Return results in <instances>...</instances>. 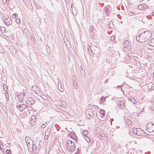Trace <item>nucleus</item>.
I'll return each instance as SVG.
<instances>
[{
    "mask_svg": "<svg viewBox=\"0 0 154 154\" xmlns=\"http://www.w3.org/2000/svg\"><path fill=\"white\" fill-rule=\"evenodd\" d=\"M152 35L150 31H146L136 37V39L138 42H143L147 41L150 38Z\"/></svg>",
    "mask_w": 154,
    "mask_h": 154,
    "instance_id": "obj_1",
    "label": "nucleus"
},
{
    "mask_svg": "<svg viewBox=\"0 0 154 154\" xmlns=\"http://www.w3.org/2000/svg\"><path fill=\"white\" fill-rule=\"evenodd\" d=\"M67 149L69 152H72L75 151V147L74 142L72 141L67 140L66 144Z\"/></svg>",
    "mask_w": 154,
    "mask_h": 154,
    "instance_id": "obj_2",
    "label": "nucleus"
},
{
    "mask_svg": "<svg viewBox=\"0 0 154 154\" xmlns=\"http://www.w3.org/2000/svg\"><path fill=\"white\" fill-rule=\"evenodd\" d=\"M25 141L28 149L30 151L31 148H32L33 146V141L31 138L28 137H25Z\"/></svg>",
    "mask_w": 154,
    "mask_h": 154,
    "instance_id": "obj_3",
    "label": "nucleus"
},
{
    "mask_svg": "<svg viewBox=\"0 0 154 154\" xmlns=\"http://www.w3.org/2000/svg\"><path fill=\"white\" fill-rule=\"evenodd\" d=\"M146 128L148 132H152L154 131V124L152 122H149L146 124Z\"/></svg>",
    "mask_w": 154,
    "mask_h": 154,
    "instance_id": "obj_4",
    "label": "nucleus"
},
{
    "mask_svg": "<svg viewBox=\"0 0 154 154\" xmlns=\"http://www.w3.org/2000/svg\"><path fill=\"white\" fill-rule=\"evenodd\" d=\"M35 101L33 99L32 97H29L26 99L25 102V103L27 107L30 106L34 104Z\"/></svg>",
    "mask_w": 154,
    "mask_h": 154,
    "instance_id": "obj_5",
    "label": "nucleus"
},
{
    "mask_svg": "<svg viewBox=\"0 0 154 154\" xmlns=\"http://www.w3.org/2000/svg\"><path fill=\"white\" fill-rule=\"evenodd\" d=\"M123 45L124 48L126 49L127 51L131 49V46L128 41L127 40L125 41L123 43Z\"/></svg>",
    "mask_w": 154,
    "mask_h": 154,
    "instance_id": "obj_6",
    "label": "nucleus"
},
{
    "mask_svg": "<svg viewBox=\"0 0 154 154\" xmlns=\"http://www.w3.org/2000/svg\"><path fill=\"white\" fill-rule=\"evenodd\" d=\"M85 113L86 117L88 119H89L93 116V113L92 109H88L86 110Z\"/></svg>",
    "mask_w": 154,
    "mask_h": 154,
    "instance_id": "obj_7",
    "label": "nucleus"
},
{
    "mask_svg": "<svg viewBox=\"0 0 154 154\" xmlns=\"http://www.w3.org/2000/svg\"><path fill=\"white\" fill-rule=\"evenodd\" d=\"M117 104L118 105L119 108H121L122 109L124 108L125 106V102L124 101L121 100H119L117 101Z\"/></svg>",
    "mask_w": 154,
    "mask_h": 154,
    "instance_id": "obj_8",
    "label": "nucleus"
},
{
    "mask_svg": "<svg viewBox=\"0 0 154 154\" xmlns=\"http://www.w3.org/2000/svg\"><path fill=\"white\" fill-rule=\"evenodd\" d=\"M4 22L7 25H9L11 24L12 22V20L11 17H8L6 18L4 20Z\"/></svg>",
    "mask_w": 154,
    "mask_h": 154,
    "instance_id": "obj_9",
    "label": "nucleus"
},
{
    "mask_svg": "<svg viewBox=\"0 0 154 154\" xmlns=\"http://www.w3.org/2000/svg\"><path fill=\"white\" fill-rule=\"evenodd\" d=\"M16 107L17 108H19L20 110H23V109L27 108V106L24 104H22L21 105H17L16 106Z\"/></svg>",
    "mask_w": 154,
    "mask_h": 154,
    "instance_id": "obj_10",
    "label": "nucleus"
},
{
    "mask_svg": "<svg viewBox=\"0 0 154 154\" xmlns=\"http://www.w3.org/2000/svg\"><path fill=\"white\" fill-rule=\"evenodd\" d=\"M146 7V5L144 4L140 5L138 6V8L141 10H145Z\"/></svg>",
    "mask_w": 154,
    "mask_h": 154,
    "instance_id": "obj_11",
    "label": "nucleus"
},
{
    "mask_svg": "<svg viewBox=\"0 0 154 154\" xmlns=\"http://www.w3.org/2000/svg\"><path fill=\"white\" fill-rule=\"evenodd\" d=\"M104 11L106 13L108 14L111 12V7L110 6H108L104 8Z\"/></svg>",
    "mask_w": 154,
    "mask_h": 154,
    "instance_id": "obj_12",
    "label": "nucleus"
},
{
    "mask_svg": "<svg viewBox=\"0 0 154 154\" xmlns=\"http://www.w3.org/2000/svg\"><path fill=\"white\" fill-rule=\"evenodd\" d=\"M51 132V130L50 129L48 128L46 131L45 134V139H47L48 138L49 135L50 134Z\"/></svg>",
    "mask_w": 154,
    "mask_h": 154,
    "instance_id": "obj_13",
    "label": "nucleus"
},
{
    "mask_svg": "<svg viewBox=\"0 0 154 154\" xmlns=\"http://www.w3.org/2000/svg\"><path fill=\"white\" fill-rule=\"evenodd\" d=\"M137 131L136 134L138 136H141L143 134V132L140 128H137Z\"/></svg>",
    "mask_w": 154,
    "mask_h": 154,
    "instance_id": "obj_14",
    "label": "nucleus"
},
{
    "mask_svg": "<svg viewBox=\"0 0 154 154\" xmlns=\"http://www.w3.org/2000/svg\"><path fill=\"white\" fill-rule=\"evenodd\" d=\"M26 93L23 92L17 95V97L18 98H20L19 96H21V98L20 100L21 101H22L23 100L24 97L26 95Z\"/></svg>",
    "mask_w": 154,
    "mask_h": 154,
    "instance_id": "obj_15",
    "label": "nucleus"
},
{
    "mask_svg": "<svg viewBox=\"0 0 154 154\" xmlns=\"http://www.w3.org/2000/svg\"><path fill=\"white\" fill-rule=\"evenodd\" d=\"M128 100L132 102L134 104H136L137 103V101L133 97H130L128 98Z\"/></svg>",
    "mask_w": 154,
    "mask_h": 154,
    "instance_id": "obj_16",
    "label": "nucleus"
},
{
    "mask_svg": "<svg viewBox=\"0 0 154 154\" xmlns=\"http://www.w3.org/2000/svg\"><path fill=\"white\" fill-rule=\"evenodd\" d=\"M106 97H102L100 99V104H103L104 102L105 101Z\"/></svg>",
    "mask_w": 154,
    "mask_h": 154,
    "instance_id": "obj_17",
    "label": "nucleus"
},
{
    "mask_svg": "<svg viewBox=\"0 0 154 154\" xmlns=\"http://www.w3.org/2000/svg\"><path fill=\"white\" fill-rule=\"evenodd\" d=\"M73 5V4H72L71 5V8H72L71 12L73 15H76L77 13L75 10V8H72V5Z\"/></svg>",
    "mask_w": 154,
    "mask_h": 154,
    "instance_id": "obj_18",
    "label": "nucleus"
},
{
    "mask_svg": "<svg viewBox=\"0 0 154 154\" xmlns=\"http://www.w3.org/2000/svg\"><path fill=\"white\" fill-rule=\"evenodd\" d=\"M149 44L152 46H154V38L151 39L149 42Z\"/></svg>",
    "mask_w": 154,
    "mask_h": 154,
    "instance_id": "obj_19",
    "label": "nucleus"
},
{
    "mask_svg": "<svg viewBox=\"0 0 154 154\" xmlns=\"http://www.w3.org/2000/svg\"><path fill=\"white\" fill-rule=\"evenodd\" d=\"M100 113L101 116H102L101 117L102 118H103V116H104L105 115V111L103 109H100Z\"/></svg>",
    "mask_w": 154,
    "mask_h": 154,
    "instance_id": "obj_20",
    "label": "nucleus"
},
{
    "mask_svg": "<svg viewBox=\"0 0 154 154\" xmlns=\"http://www.w3.org/2000/svg\"><path fill=\"white\" fill-rule=\"evenodd\" d=\"M30 120L33 122H34L36 120L35 116L34 115L32 116L30 118Z\"/></svg>",
    "mask_w": 154,
    "mask_h": 154,
    "instance_id": "obj_21",
    "label": "nucleus"
},
{
    "mask_svg": "<svg viewBox=\"0 0 154 154\" xmlns=\"http://www.w3.org/2000/svg\"><path fill=\"white\" fill-rule=\"evenodd\" d=\"M69 135L72 139H74L75 137V134L74 133L71 132L69 134Z\"/></svg>",
    "mask_w": 154,
    "mask_h": 154,
    "instance_id": "obj_22",
    "label": "nucleus"
},
{
    "mask_svg": "<svg viewBox=\"0 0 154 154\" xmlns=\"http://www.w3.org/2000/svg\"><path fill=\"white\" fill-rule=\"evenodd\" d=\"M58 87L59 90L61 92H63V87H62L61 84L60 85H58Z\"/></svg>",
    "mask_w": 154,
    "mask_h": 154,
    "instance_id": "obj_23",
    "label": "nucleus"
},
{
    "mask_svg": "<svg viewBox=\"0 0 154 154\" xmlns=\"http://www.w3.org/2000/svg\"><path fill=\"white\" fill-rule=\"evenodd\" d=\"M73 87L75 89H77L78 88V83L75 81H73Z\"/></svg>",
    "mask_w": 154,
    "mask_h": 154,
    "instance_id": "obj_24",
    "label": "nucleus"
},
{
    "mask_svg": "<svg viewBox=\"0 0 154 154\" xmlns=\"http://www.w3.org/2000/svg\"><path fill=\"white\" fill-rule=\"evenodd\" d=\"M137 128H132V131H131V132H132V133H134V134H136L137 133Z\"/></svg>",
    "mask_w": 154,
    "mask_h": 154,
    "instance_id": "obj_25",
    "label": "nucleus"
},
{
    "mask_svg": "<svg viewBox=\"0 0 154 154\" xmlns=\"http://www.w3.org/2000/svg\"><path fill=\"white\" fill-rule=\"evenodd\" d=\"M60 105H61V106L64 107L66 104L65 101H62L60 103Z\"/></svg>",
    "mask_w": 154,
    "mask_h": 154,
    "instance_id": "obj_26",
    "label": "nucleus"
},
{
    "mask_svg": "<svg viewBox=\"0 0 154 154\" xmlns=\"http://www.w3.org/2000/svg\"><path fill=\"white\" fill-rule=\"evenodd\" d=\"M126 123L128 125H130L132 123L131 121L129 119H127L126 120Z\"/></svg>",
    "mask_w": 154,
    "mask_h": 154,
    "instance_id": "obj_27",
    "label": "nucleus"
},
{
    "mask_svg": "<svg viewBox=\"0 0 154 154\" xmlns=\"http://www.w3.org/2000/svg\"><path fill=\"white\" fill-rule=\"evenodd\" d=\"M15 21L16 23L18 24H19L21 23L20 20L19 18H17L15 19Z\"/></svg>",
    "mask_w": 154,
    "mask_h": 154,
    "instance_id": "obj_28",
    "label": "nucleus"
},
{
    "mask_svg": "<svg viewBox=\"0 0 154 154\" xmlns=\"http://www.w3.org/2000/svg\"><path fill=\"white\" fill-rule=\"evenodd\" d=\"M88 134V132L87 130L84 131L82 132V134L83 135H87Z\"/></svg>",
    "mask_w": 154,
    "mask_h": 154,
    "instance_id": "obj_29",
    "label": "nucleus"
},
{
    "mask_svg": "<svg viewBox=\"0 0 154 154\" xmlns=\"http://www.w3.org/2000/svg\"><path fill=\"white\" fill-rule=\"evenodd\" d=\"M3 89L5 91L8 90V87L6 85H3Z\"/></svg>",
    "mask_w": 154,
    "mask_h": 154,
    "instance_id": "obj_30",
    "label": "nucleus"
},
{
    "mask_svg": "<svg viewBox=\"0 0 154 154\" xmlns=\"http://www.w3.org/2000/svg\"><path fill=\"white\" fill-rule=\"evenodd\" d=\"M5 97L6 98V100H8L9 99V96L8 93V92H6L5 93Z\"/></svg>",
    "mask_w": 154,
    "mask_h": 154,
    "instance_id": "obj_31",
    "label": "nucleus"
},
{
    "mask_svg": "<svg viewBox=\"0 0 154 154\" xmlns=\"http://www.w3.org/2000/svg\"><path fill=\"white\" fill-rule=\"evenodd\" d=\"M91 139L89 138L88 137H86V139H85V140L87 142L91 143Z\"/></svg>",
    "mask_w": 154,
    "mask_h": 154,
    "instance_id": "obj_32",
    "label": "nucleus"
},
{
    "mask_svg": "<svg viewBox=\"0 0 154 154\" xmlns=\"http://www.w3.org/2000/svg\"><path fill=\"white\" fill-rule=\"evenodd\" d=\"M41 97H42V98L44 100L46 99L47 98V96H46V95H44V94H43L42 95H41Z\"/></svg>",
    "mask_w": 154,
    "mask_h": 154,
    "instance_id": "obj_33",
    "label": "nucleus"
},
{
    "mask_svg": "<svg viewBox=\"0 0 154 154\" xmlns=\"http://www.w3.org/2000/svg\"><path fill=\"white\" fill-rule=\"evenodd\" d=\"M115 38V36H112L110 38V40L112 42H113Z\"/></svg>",
    "mask_w": 154,
    "mask_h": 154,
    "instance_id": "obj_34",
    "label": "nucleus"
},
{
    "mask_svg": "<svg viewBox=\"0 0 154 154\" xmlns=\"http://www.w3.org/2000/svg\"><path fill=\"white\" fill-rule=\"evenodd\" d=\"M33 147L32 148H31V149H32V150H34L35 149H36V146L35 144H33Z\"/></svg>",
    "mask_w": 154,
    "mask_h": 154,
    "instance_id": "obj_35",
    "label": "nucleus"
},
{
    "mask_svg": "<svg viewBox=\"0 0 154 154\" xmlns=\"http://www.w3.org/2000/svg\"><path fill=\"white\" fill-rule=\"evenodd\" d=\"M0 29L2 31V32H4L5 30V28L3 27H2L0 28Z\"/></svg>",
    "mask_w": 154,
    "mask_h": 154,
    "instance_id": "obj_36",
    "label": "nucleus"
},
{
    "mask_svg": "<svg viewBox=\"0 0 154 154\" xmlns=\"http://www.w3.org/2000/svg\"><path fill=\"white\" fill-rule=\"evenodd\" d=\"M17 16V14H14L12 15V17L13 18H15Z\"/></svg>",
    "mask_w": 154,
    "mask_h": 154,
    "instance_id": "obj_37",
    "label": "nucleus"
},
{
    "mask_svg": "<svg viewBox=\"0 0 154 154\" xmlns=\"http://www.w3.org/2000/svg\"><path fill=\"white\" fill-rule=\"evenodd\" d=\"M6 152L7 154H10L11 151L7 149L6 150Z\"/></svg>",
    "mask_w": 154,
    "mask_h": 154,
    "instance_id": "obj_38",
    "label": "nucleus"
},
{
    "mask_svg": "<svg viewBox=\"0 0 154 154\" xmlns=\"http://www.w3.org/2000/svg\"><path fill=\"white\" fill-rule=\"evenodd\" d=\"M151 91L152 90H153L154 89V83L152 84L151 86Z\"/></svg>",
    "mask_w": 154,
    "mask_h": 154,
    "instance_id": "obj_39",
    "label": "nucleus"
},
{
    "mask_svg": "<svg viewBox=\"0 0 154 154\" xmlns=\"http://www.w3.org/2000/svg\"><path fill=\"white\" fill-rule=\"evenodd\" d=\"M46 126V124H43L42 126V128H44Z\"/></svg>",
    "mask_w": 154,
    "mask_h": 154,
    "instance_id": "obj_40",
    "label": "nucleus"
},
{
    "mask_svg": "<svg viewBox=\"0 0 154 154\" xmlns=\"http://www.w3.org/2000/svg\"><path fill=\"white\" fill-rule=\"evenodd\" d=\"M26 31H27V34H28V33L29 32V31L27 29H25L24 30V32H26Z\"/></svg>",
    "mask_w": 154,
    "mask_h": 154,
    "instance_id": "obj_41",
    "label": "nucleus"
},
{
    "mask_svg": "<svg viewBox=\"0 0 154 154\" xmlns=\"http://www.w3.org/2000/svg\"><path fill=\"white\" fill-rule=\"evenodd\" d=\"M86 137H88L86 135L84 136V137L85 139V140L86 139Z\"/></svg>",
    "mask_w": 154,
    "mask_h": 154,
    "instance_id": "obj_42",
    "label": "nucleus"
},
{
    "mask_svg": "<svg viewBox=\"0 0 154 154\" xmlns=\"http://www.w3.org/2000/svg\"><path fill=\"white\" fill-rule=\"evenodd\" d=\"M7 0H2V1L4 3H5L6 2Z\"/></svg>",
    "mask_w": 154,
    "mask_h": 154,
    "instance_id": "obj_43",
    "label": "nucleus"
},
{
    "mask_svg": "<svg viewBox=\"0 0 154 154\" xmlns=\"http://www.w3.org/2000/svg\"><path fill=\"white\" fill-rule=\"evenodd\" d=\"M108 80L106 79V80H105V83L107 82H108Z\"/></svg>",
    "mask_w": 154,
    "mask_h": 154,
    "instance_id": "obj_44",
    "label": "nucleus"
},
{
    "mask_svg": "<svg viewBox=\"0 0 154 154\" xmlns=\"http://www.w3.org/2000/svg\"><path fill=\"white\" fill-rule=\"evenodd\" d=\"M152 15L153 16H154V12L152 13Z\"/></svg>",
    "mask_w": 154,
    "mask_h": 154,
    "instance_id": "obj_45",
    "label": "nucleus"
},
{
    "mask_svg": "<svg viewBox=\"0 0 154 154\" xmlns=\"http://www.w3.org/2000/svg\"><path fill=\"white\" fill-rule=\"evenodd\" d=\"M19 97H20V98H19V99L20 100V99L21 98V96H19Z\"/></svg>",
    "mask_w": 154,
    "mask_h": 154,
    "instance_id": "obj_46",
    "label": "nucleus"
},
{
    "mask_svg": "<svg viewBox=\"0 0 154 154\" xmlns=\"http://www.w3.org/2000/svg\"><path fill=\"white\" fill-rule=\"evenodd\" d=\"M153 77H154V72H153Z\"/></svg>",
    "mask_w": 154,
    "mask_h": 154,
    "instance_id": "obj_47",
    "label": "nucleus"
},
{
    "mask_svg": "<svg viewBox=\"0 0 154 154\" xmlns=\"http://www.w3.org/2000/svg\"><path fill=\"white\" fill-rule=\"evenodd\" d=\"M99 130H101V129L100 128H99Z\"/></svg>",
    "mask_w": 154,
    "mask_h": 154,
    "instance_id": "obj_48",
    "label": "nucleus"
},
{
    "mask_svg": "<svg viewBox=\"0 0 154 154\" xmlns=\"http://www.w3.org/2000/svg\"><path fill=\"white\" fill-rule=\"evenodd\" d=\"M26 32H27V33H25L27 34V31H26Z\"/></svg>",
    "mask_w": 154,
    "mask_h": 154,
    "instance_id": "obj_49",
    "label": "nucleus"
},
{
    "mask_svg": "<svg viewBox=\"0 0 154 154\" xmlns=\"http://www.w3.org/2000/svg\"><path fill=\"white\" fill-rule=\"evenodd\" d=\"M109 28H110V26H109Z\"/></svg>",
    "mask_w": 154,
    "mask_h": 154,
    "instance_id": "obj_50",
    "label": "nucleus"
},
{
    "mask_svg": "<svg viewBox=\"0 0 154 154\" xmlns=\"http://www.w3.org/2000/svg\"><path fill=\"white\" fill-rule=\"evenodd\" d=\"M121 90H122V88H121Z\"/></svg>",
    "mask_w": 154,
    "mask_h": 154,
    "instance_id": "obj_51",
    "label": "nucleus"
}]
</instances>
